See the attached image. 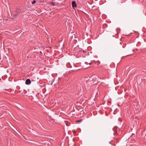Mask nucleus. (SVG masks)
I'll list each match as a JSON object with an SVG mask.
<instances>
[{"mask_svg": "<svg viewBox=\"0 0 146 146\" xmlns=\"http://www.w3.org/2000/svg\"><path fill=\"white\" fill-rule=\"evenodd\" d=\"M20 13V12H16L15 13L12 14V16L13 17V18H14L16 17Z\"/></svg>", "mask_w": 146, "mask_h": 146, "instance_id": "obj_1", "label": "nucleus"}, {"mask_svg": "<svg viewBox=\"0 0 146 146\" xmlns=\"http://www.w3.org/2000/svg\"><path fill=\"white\" fill-rule=\"evenodd\" d=\"M25 83L27 85H29L31 83V80L29 79H27L25 82Z\"/></svg>", "mask_w": 146, "mask_h": 146, "instance_id": "obj_2", "label": "nucleus"}, {"mask_svg": "<svg viewBox=\"0 0 146 146\" xmlns=\"http://www.w3.org/2000/svg\"><path fill=\"white\" fill-rule=\"evenodd\" d=\"M72 4L73 8L76 7V4L75 1H72Z\"/></svg>", "mask_w": 146, "mask_h": 146, "instance_id": "obj_3", "label": "nucleus"}, {"mask_svg": "<svg viewBox=\"0 0 146 146\" xmlns=\"http://www.w3.org/2000/svg\"><path fill=\"white\" fill-rule=\"evenodd\" d=\"M36 2V1L35 0L33 1L31 3L32 4H34Z\"/></svg>", "mask_w": 146, "mask_h": 146, "instance_id": "obj_4", "label": "nucleus"}, {"mask_svg": "<svg viewBox=\"0 0 146 146\" xmlns=\"http://www.w3.org/2000/svg\"><path fill=\"white\" fill-rule=\"evenodd\" d=\"M51 4L53 6H55V4H54V3L53 2H52L51 3Z\"/></svg>", "mask_w": 146, "mask_h": 146, "instance_id": "obj_5", "label": "nucleus"}, {"mask_svg": "<svg viewBox=\"0 0 146 146\" xmlns=\"http://www.w3.org/2000/svg\"><path fill=\"white\" fill-rule=\"evenodd\" d=\"M82 120V119H81V120H77V121H76V122H79L80 121H81Z\"/></svg>", "mask_w": 146, "mask_h": 146, "instance_id": "obj_6", "label": "nucleus"}, {"mask_svg": "<svg viewBox=\"0 0 146 146\" xmlns=\"http://www.w3.org/2000/svg\"><path fill=\"white\" fill-rule=\"evenodd\" d=\"M91 64V63H89V65H90Z\"/></svg>", "mask_w": 146, "mask_h": 146, "instance_id": "obj_7", "label": "nucleus"}, {"mask_svg": "<svg viewBox=\"0 0 146 146\" xmlns=\"http://www.w3.org/2000/svg\"><path fill=\"white\" fill-rule=\"evenodd\" d=\"M96 78H95L96 79Z\"/></svg>", "mask_w": 146, "mask_h": 146, "instance_id": "obj_8", "label": "nucleus"}]
</instances>
